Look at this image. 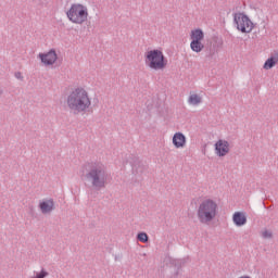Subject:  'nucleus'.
<instances>
[{"instance_id":"f257e3e1","label":"nucleus","mask_w":278,"mask_h":278,"mask_svg":"<svg viewBox=\"0 0 278 278\" xmlns=\"http://www.w3.org/2000/svg\"><path fill=\"white\" fill-rule=\"evenodd\" d=\"M89 170L84 174L81 172V179L85 184H90L94 190H103L108 186V169L105 164L101 161H92L87 164Z\"/></svg>"},{"instance_id":"f03ea898","label":"nucleus","mask_w":278,"mask_h":278,"mask_svg":"<svg viewBox=\"0 0 278 278\" xmlns=\"http://www.w3.org/2000/svg\"><path fill=\"white\" fill-rule=\"evenodd\" d=\"M67 108L73 114H86L92 108V98L84 87H77L67 96Z\"/></svg>"},{"instance_id":"7ed1b4c3","label":"nucleus","mask_w":278,"mask_h":278,"mask_svg":"<svg viewBox=\"0 0 278 278\" xmlns=\"http://www.w3.org/2000/svg\"><path fill=\"white\" fill-rule=\"evenodd\" d=\"M218 216V202L212 198L202 200L197 210V217L202 225H210Z\"/></svg>"},{"instance_id":"20e7f679","label":"nucleus","mask_w":278,"mask_h":278,"mask_svg":"<svg viewBox=\"0 0 278 278\" xmlns=\"http://www.w3.org/2000/svg\"><path fill=\"white\" fill-rule=\"evenodd\" d=\"M143 58L144 64L150 71H164L168 66V58L162 48L146 51Z\"/></svg>"},{"instance_id":"39448f33","label":"nucleus","mask_w":278,"mask_h":278,"mask_svg":"<svg viewBox=\"0 0 278 278\" xmlns=\"http://www.w3.org/2000/svg\"><path fill=\"white\" fill-rule=\"evenodd\" d=\"M66 16L74 25H84V23L88 22V16H90L88 5L79 2L72 3L66 11Z\"/></svg>"},{"instance_id":"423d86ee","label":"nucleus","mask_w":278,"mask_h":278,"mask_svg":"<svg viewBox=\"0 0 278 278\" xmlns=\"http://www.w3.org/2000/svg\"><path fill=\"white\" fill-rule=\"evenodd\" d=\"M233 23L241 34H251L255 29V24L244 13H235Z\"/></svg>"},{"instance_id":"0eeeda50","label":"nucleus","mask_w":278,"mask_h":278,"mask_svg":"<svg viewBox=\"0 0 278 278\" xmlns=\"http://www.w3.org/2000/svg\"><path fill=\"white\" fill-rule=\"evenodd\" d=\"M189 38L191 40L190 49L193 51V53H201V51L205 49V45L203 43V40H205V33H203V29H192L190 31Z\"/></svg>"},{"instance_id":"6e6552de","label":"nucleus","mask_w":278,"mask_h":278,"mask_svg":"<svg viewBox=\"0 0 278 278\" xmlns=\"http://www.w3.org/2000/svg\"><path fill=\"white\" fill-rule=\"evenodd\" d=\"M37 58L40 60L42 66H46L47 68H54V66H58V62L60 61V56L55 49H50L47 52H40Z\"/></svg>"},{"instance_id":"1a4fd4ad","label":"nucleus","mask_w":278,"mask_h":278,"mask_svg":"<svg viewBox=\"0 0 278 278\" xmlns=\"http://www.w3.org/2000/svg\"><path fill=\"white\" fill-rule=\"evenodd\" d=\"M215 155L217 157H227L231 153V143L227 139H218L214 144Z\"/></svg>"},{"instance_id":"9d476101","label":"nucleus","mask_w":278,"mask_h":278,"mask_svg":"<svg viewBox=\"0 0 278 278\" xmlns=\"http://www.w3.org/2000/svg\"><path fill=\"white\" fill-rule=\"evenodd\" d=\"M38 210L40 214L47 216L55 210V200L53 198H43L38 203Z\"/></svg>"},{"instance_id":"9b49d317","label":"nucleus","mask_w":278,"mask_h":278,"mask_svg":"<svg viewBox=\"0 0 278 278\" xmlns=\"http://www.w3.org/2000/svg\"><path fill=\"white\" fill-rule=\"evenodd\" d=\"M172 143L175 147V149H186V144H188V139L186 138V135L184 132H175L172 138Z\"/></svg>"},{"instance_id":"f8f14e48","label":"nucleus","mask_w":278,"mask_h":278,"mask_svg":"<svg viewBox=\"0 0 278 278\" xmlns=\"http://www.w3.org/2000/svg\"><path fill=\"white\" fill-rule=\"evenodd\" d=\"M278 64V51H273L267 60L265 61L263 68L264 71H270V68H275Z\"/></svg>"},{"instance_id":"ddd939ff","label":"nucleus","mask_w":278,"mask_h":278,"mask_svg":"<svg viewBox=\"0 0 278 278\" xmlns=\"http://www.w3.org/2000/svg\"><path fill=\"white\" fill-rule=\"evenodd\" d=\"M232 223L236 227H244V225H247V213L235 212L232 215Z\"/></svg>"},{"instance_id":"4468645a","label":"nucleus","mask_w":278,"mask_h":278,"mask_svg":"<svg viewBox=\"0 0 278 278\" xmlns=\"http://www.w3.org/2000/svg\"><path fill=\"white\" fill-rule=\"evenodd\" d=\"M187 102L189 105H193L197 108L198 105H201L203 103V94L198 92H190Z\"/></svg>"},{"instance_id":"2eb2a0df","label":"nucleus","mask_w":278,"mask_h":278,"mask_svg":"<svg viewBox=\"0 0 278 278\" xmlns=\"http://www.w3.org/2000/svg\"><path fill=\"white\" fill-rule=\"evenodd\" d=\"M49 277V271L45 268H41L39 271H34L30 278H47Z\"/></svg>"},{"instance_id":"dca6fc26","label":"nucleus","mask_w":278,"mask_h":278,"mask_svg":"<svg viewBox=\"0 0 278 278\" xmlns=\"http://www.w3.org/2000/svg\"><path fill=\"white\" fill-rule=\"evenodd\" d=\"M137 239L139 240V242L147 244V242H149V235H147L146 232H139Z\"/></svg>"},{"instance_id":"f3484780","label":"nucleus","mask_w":278,"mask_h":278,"mask_svg":"<svg viewBox=\"0 0 278 278\" xmlns=\"http://www.w3.org/2000/svg\"><path fill=\"white\" fill-rule=\"evenodd\" d=\"M262 238H265L266 240L273 238V231L265 229L261 232Z\"/></svg>"},{"instance_id":"a211bd4d","label":"nucleus","mask_w":278,"mask_h":278,"mask_svg":"<svg viewBox=\"0 0 278 278\" xmlns=\"http://www.w3.org/2000/svg\"><path fill=\"white\" fill-rule=\"evenodd\" d=\"M15 77H16V79H21V77H22L21 72H17V73L15 74Z\"/></svg>"}]
</instances>
